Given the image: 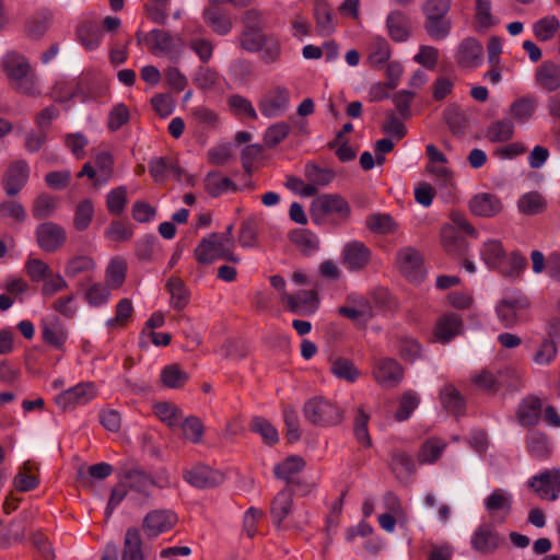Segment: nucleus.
Returning <instances> with one entry per match:
<instances>
[{
	"instance_id": "19",
	"label": "nucleus",
	"mask_w": 560,
	"mask_h": 560,
	"mask_svg": "<svg viewBox=\"0 0 560 560\" xmlns=\"http://www.w3.org/2000/svg\"><path fill=\"white\" fill-rule=\"evenodd\" d=\"M386 28L392 40L406 42L411 35V22L402 11H392L386 18Z\"/></svg>"
},
{
	"instance_id": "6",
	"label": "nucleus",
	"mask_w": 560,
	"mask_h": 560,
	"mask_svg": "<svg viewBox=\"0 0 560 560\" xmlns=\"http://www.w3.org/2000/svg\"><path fill=\"white\" fill-rule=\"evenodd\" d=\"M396 264L400 275L409 282L420 283L425 277L422 254L413 247H404L396 254Z\"/></svg>"
},
{
	"instance_id": "58",
	"label": "nucleus",
	"mask_w": 560,
	"mask_h": 560,
	"mask_svg": "<svg viewBox=\"0 0 560 560\" xmlns=\"http://www.w3.org/2000/svg\"><path fill=\"white\" fill-rule=\"evenodd\" d=\"M153 409L154 413L170 428L178 425L180 410L174 404L167 401L156 402Z\"/></svg>"
},
{
	"instance_id": "59",
	"label": "nucleus",
	"mask_w": 560,
	"mask_h": 560,
	"mask_svg": "<svg viewBox=\"0 0 560 560\" xmlns=\"http://www.w3.org/2000/svg\"><path fill=\"white\" fill-rule=\"evenodd\" d=\"M398 352L402 360L413 363L416 360L421 358L422 347L416 339L402 337L399 339Z\"/></svg>"
},
{
	"instance_id": "23",
	"label": "nucleus",
	"mask_w": 560,
	"mask_h": 560,
	"mask_svg": "<svg viewBox=\"0 0 560 560\" xmlns=\"http://www.w3.org/2000/svg\"><path fill=\"white\" fill-rule=\"evenodd\" d=\"M440 400L443 408L454 417H462L466 411V399L452 384L444 385L440 390Z\"/></svg>"
},
{
	"instance_id": "56",
	"label": "nucleus",
	"mask_w": 560,
	"mask_h": 560,
	"mask_svg": "<svg viewBox=\"0 0 560 560\" xmlns=\"http://www.w3.org/2000/svg\"><path fill=\"white\" fill-rule=\"evenodd\" d=\"M105 235L114 242H126L132 237L133 226L129 222L114 220L108 225Z\"/></svg>"
},
{
	"instance_id": "57",
	"label": "nucleus",
	"mask_w": 560,
	"mask_h": 560,
	"mask_svg": "<svg viewBox=\"0 0 560 560\" xmlns=\"http://www.w3.org/2000/svg\"><path fill=\"white\" fill-rule=\"evenodd\" d=\"M514 133V127L511 120L503 119L493 122L489 129L487 137L491 142L509 141Z\"/></svg>"
},
{
	"instance_id": "29",
	"label": "nucleus",
	"mask_w": 560,
	"mask_h": 560,
	"mask_svg": "<svg viewBox=\"0 0 560 560\" xmlns=\"http://www.w3.org/2000/svg\"><path fill=\"white\" fill-rule=\"evenodd\" d=\"M205 190L212 197L231 190L236 191L237 186L228 176L218 171L209 172L203 180Z\"/></svg>"
},
{
	"instance_id": "38",
	"label": "nucleus",
	"mask_w": 560,
	"mask_h": 560,
	"mask_svg": "<svg viewBox=\"0 0 560 560\" xmlns=\"http://www.w3.org/2000/svg\"><path fill=\"white\" fill-rule=\"evenodd\" d=\"M527 267L526 257L518 250L512 252L509 256H505L504 262L499 268V272L506 278L516 279Z\"/></svg>"
},
{
	"instance_id": "26",
	"label": "nucleus",
	"mask_w": 560,
	"mask_h": 560,
	"mask_svg": "<svg viewBox=\"0 0 560 560\" xmlns=\"http://www.w3.org/2000/svg\"><path fill=\"white\" fill-rule=\"evenodd\" d=\"M293 508V497L289 489H282L277 493L270 504V515L272 523L280 528L282 522L291 514Z\"/></svg>"
},
{
	"instance_id": "7",
	"label": "nucleus",
	"mask_w": 560,
	"mask_h": 560,
	"mask_svg": "<svg viewBox=\"0 0 560 560\" xmlns=\"http://www.w3.org/2000/svg\"><path fill=\"white\" fill-rule=\"evenodd\" d=\"M137 45H144L154 55H171L175 50V39L168 31L154 28L148 33L139 30L135 34Z\"/></svg>"
},
{
	"instance_id": "41",
	"label": "nucleus",
	"mask_w": 560,
	"mask_h": 560,
	"mask_svg": "<svg viewBox=\"0 0 560 560\" xmlns=\"http://www.w3.org/2000/svg\"><path fill=\"white\" fill-rule=\"evenodd\" d=\"M249 430L259 434L268 445H275L279 441L277 429L264 417H254L249 422Z\"/></svg>"
},
{
	"instance_id": "55",
	"label": "nucleus",
	"mask_w": 560,
	"mask_h": 560,
	"mask_svg": "<svg viewBox=\"0 0 560 560\" xmlns=\"http://www.w3.org/2000/svg\"><path fill=\"white\" fill-rule=\"evenodd\" d=\"M127 264L122 258H114L110 260L106 269L107 283L113 289H118L122 285L126 279Z\"/></svg>"
},
{
	"instance_id": "44",
	"label": "nucleus",
	"mask_w": 560,
	"mask_h": 560,
	"mask_svg": "<svg viewBox=\"0 0 560 560\" xmlns=\"http://www.w3.org/2000/svg\"><path fill=\"white\" fill-rule=\"evenodd\" d=\"M560 28V22L555 15H549L537 21L534 26V35L539 42H547L555 37Z\"/></svg>"
},
{
	"instance_id": "28",
	"label": "nucleus",
	"mask_w": 560,
	"mask_h": 560,
	"mask_svg": "<svg viewBox=\"0 0 560 560\" xmlns=\"http://www.w3.org/2000/svg\"><path fill=\"white\" fill-rule=\"evenodd\" d=\"M121 560H144L142 538L139 528H127L121 549Z\"/></svg>"
},
{
	"instance_id": "16",
	"label": "nucleus",
	"mask_w": 560,
	"mask_h": 560,
	"mask_svg": "<svg viewBox=\"0 0 560 560\" xmlns=\"http://www.w3.org/2000/svg\"><path fill=\"white\" fill-rule=\"evenodd\" d=\"M183 478L190 486L198 489L214 488L224 480V475L207 465H196L186 470Z\"/></svg>"
},
{
	"instance_id": "1",
	"label": "nucleus",
	"mask_w": 560,
	"mask_h": 560,
	"mask_svg": "<svg viewBox=\"0 0 560 560\" xmlns=\"http://www.w3.org/2000/svg\"><path fill=\"white\" fill-rule=\"evenodd\" d=\"M452 222L445 223L441 228L440 238L444 252L452 257H463L467 254L469 244L463 236L477 238L478 231L470 223L463 212H452Z\"/></svg>"
},
{
	"instance_id": "5",
	"label": "nucleus",
	"mask_w": 560,
	"mask_h": 560,
	"mask_svg": "<svg viewBox=\"0 0 560 560\" xmlns=\"http://www.w3.org/2000/svg\"><path fill=\"white\" fill-rule=\"evenodd\" d=\"M121 477L129 490L137 492L145 499L151 497V490L154 487L161 489L171 487V480L166 472H161L154 478L139 465L125 466L121 469Z\"/></svg>"
},
{
	"instance_id": "46",
	"label": "nucleus",
	"mask_w": 560,
	"mask_h": 560,
	"mask_svg": "<svg viewBox=\"0 0 560 560\" xmlns=\"http://www.w3.org/2000/svg\"><path fill=\"white\" fill-rule=\"evenodd\" d=\"M452 28V22L447 16L427 18L424 20V30L433 39L446 37Z\"/></svg>"
},
{
	"instance_id": "53",
	"label": "nucleus",
	"mask_w": 560,
	"mask_h": 560,
	"mask_svg": "<svg viewBox=\"0 0 560 560\" xmlns=\"http://www.w3.org/2000/svg\"><path fill=\"white\" fill-rule=\"evenodd\" d=\"M368 229L377 234H387L396 230V222L387 213H374L366 218Z\"/></svg>"
},
{
	"instance_id": "40",
	"label": "nucleus",
	"mask_w": 560,
	"mask_h": 560,
	"mask_svg": "<svg viewBox=\"0 0 560 560\" xmlns=\"http://www.w3.org/2000/svg\"><path fill=\"white\" fill-rule=\"evenodd\" d=\"M314 18L319 33L330 34L334 31L331 7L326 0H315Z\"/></svg>"
},
{
	"instance_id": "63",
	"label": "nucleus",
	"mask_w": 560,
	"mask_h": 560,
	"mask_svg": "<svg viewBox=\"0 0 560 560\" xmlns=\"http://www.w3.org/2000/svg\"><path fill=\"white\" fill-rule=\"evenodd\" d=\"M289 132L290 126L284 121L270 126L264 136L265 145L269 149L275 148L289 136Z\"/></svg>"
},
{
	"instance_id": "3",
	"label": "nucleus",
	"mask_w": 560,
	"mask_h": 560,
	"mask_svg": "<svg viewBox=\"0 0 560 560\" xmlns=\"http://www.w3.org/2000/svg\"><path fill=\"white\" fill-rule=\"evenodd\" d=\"M2 69L16 92L27 96L39 94L35 84V73L24 56L16 52L7 54L2 60Z\"/></svg>"
},
{
	"instance_id": "36",
	"label": "nucleus",
	"mask_w": 560,
	"mask_h": 560,
	"mask_svg": "<svg viewBox=\"0 0 560 560\" xmlns=\"http://www.w3.org/2000/svg\"><path fill=\"white\" fill-rule=\"evenodd\" d=\"M189 380V374L180 369L178 364H170L162 369L160 381L167 388H183Z\"/></svg>"
},
{
	"instance_id": "34",
	"label": "nucleus",
	"mask_w": 560,
	"mask_h": 560,
	"mask_svg": "<svg viewBox=\"0 0 560 560\" xmlns=\"http://www.w3.org/2000/svg\"><path fill=\"white\" fill-rule=\"evenodd\" d=\"M480 255L485 264L495 270H499L506 256L501 242L497 240L486 242L480 250Z\"/></svg>"
},
{
	"instance_id": "64",
	"label": "nucleus",
	"mask_w": 560,
	"mask_h": 560,
	"mask_svg": "<svg viewBox=\"0 0 560 560\" xmlns=\"http://www.w3.org/2000/svg\"><path fill=\"white\" fill-rule=\"evenodd\" d=\"M419 401L420 400L417 394L412 392H406L399 400L398 409L395 412V419L397 421L407 420L413 410L418 407Z\"/></svg>"
},
{
	"instance_id": "39",
	"label": "nucleus",
	"mask_w": 560,
	"mask_h": 560,
	"mask_svg": "<svg viewBox=\"0 0 560 560\" xmlns=\"http://www.w3.org/2000/svg\"><path fill=\"white\" fill-rule=\"evenodd\" d=\"M330 371L337 378L349 383L355 382L361 375L354 363L342 357L331 360Z\"/></svg>"
},
{
	"instance_id": "49",
	"label": "nucleus",
	"mask_w": 560,
	"mask_h": 560,
	"mask_svg": "<svg viewBox=\"0 0 560 560\" xmlns=\"http://www.w3.org/2000/svg\"><path fill=\"white\" fill-rule=\"evenodd\" d=\"M527 451L534 458H548L550 456L551 448L549 446L547 435L538 432L530 434L527 439Z\"/></svg>"
},
{
	"instance_id": "4",
	"label": "nucleus",
	"mask_w": 560,
	"mask_h": 560,
	"mask_svg": "<svg viewBox=\"0 0 560 560\" xmlns=\"http://www.w3.org/2000/svg\"><path fill=\"white\" fill-rule=\"evenodd\" d=\"M303 413L308 422L323 428L338 425L345 418L343 409L323 396L308 399L303 406Z\"/></svg>"
},
{
	"instance_id": "42",
	"label": "nucleus",
	"mask_w": 560,
	"mask_h": 560,
	"mask_svg": "<svg viewBox=\"0 0 560 560\" xmlns=\"http://www.w3.org/2000/svg\"><path fill=\"white\" fill-rule=\"evenodd\" d=\"M446 444L439 439H429L418 452V462L420 464H433L442 455Z\"/></svg>"
},
{
	"instance_id": "14",
	"label": "nucleus",
	"mask_w": 560,
	"mask_h": 560,
	"mask_svg": "<svg viewBox=\"0 0 560 560\" xmlns=\"http://www.w3.org/2000/svg\"><path fill=\"white\" fill-rule=\"evenodd\" d=\"M96 397L95 385L91 382L80 383L60 393L56 402L62 410L72 409L78 405H85Z\"/></svg>"
},
{
	"instance_id": "48",
	"label": "nucleus",
	"mask_w": 560,
	"mask_h": 560,
	"mask_svg": "<svg viewBox=\"0 0 560 560\" xmlns=\"http://www.w3.org/2000/svg\"><path fill=\"white\" fill-rule=\"evenodd\" d=\"M33 469V465L31 462H25L21 467L20 471L13 479L14 487L20 492H28L34 490L39 485V480L35 475H32L31 471Z\"/></svg>"
},
{
	"instance_id": "51",
	"label": "nucleus",
	"mask_w": 560,
	"mask_h": 560,
	"mask_svg": "<svg viewBox=\"0 0 560 560\" xmlns=\"http://www.w3.org/2000/svg\"><path fill=\"white\" fill-rule=\"evenodd\" d=\"M485 508L489 513L504 511L509 514L512 509V497L502 489H495L485 500Z\"/></svg>"
},
{
	"instance_id": "30",
	"label": "nucleus",
	"mask_w": 560,
	"mask_h": 560,
	"mask_svg": "<svg viewBox=\"0 0 560 560\" xmlns=\"http://www.w3.org/2000/svg\"><path fill=\"white\" fill-rule=\"evenodd\" d=\"M306 463L298 455L288 456L284 460L277 464L273 468L276 478L289 482L304 469Z\"/></svg>"
},
{
	"instance_id": "52",
	"label": "nucleus",
	"mask_w": 560,
	"mask_h": 560,
	"mask_svg": "<svg viewBox=\"0 0 560 560\" xmlns=\"http://www.w3.org/2000/svg\"><path fill=\"white\" fill-rule=\"evenodd\" d=\"M77 35L80 43L89 50L97 48L101 44L102 33L91 22L81 24L78 27Z\"/></svg>"
},
{
	"instance_id": "27",
	"label": "nucleus",
	"mask_w": 560,
	"mask_h": 560,
	"mask_svg": "<svg viewBox=\"0 0 560 560\" xmlns=\"http://www.w3.org/2000/svg\"><path fill=\"white\" fill-rule=\"evenodd\" d=\"M202 18L205 23L218 35H226L233 27L231 18L219 7L206 8Z\"/></svg>"
},
{
	"instance_id": "33",
	"label": "nucleus",
	"mask_w": 560,
	"mask_h": 560,
	"mask_svg": "<svg viewBox=\"0 0 560 560\" xmlns=\"http://www.w3.org/2000/svg\"><path fill=\"white\" fill-rule=\"evenodd\" d=\"M166 288L171 294V306L177 311L184 310L189 303V291L185 282L179 277H171Z\"/></svg>"
},
{
	"instance_id": "31",
	"label": "nucleus",
	"mask_w": 560,
	"mask_h": 560,
	"mask_svg": "<svg viewBox=\"0 0 560 560\" xmlns=\"http://www.w3.org/2000/svg\"><path fill=\"white\" fill-rule=\"evenodd\" d=\"M289 240L302 252L305 256H311L319 248V241L317 236L306 229H295L290 232Z\"/></svg>"
},
{
	"instance_id": "47",
	"label": "nucleus",
	"mask_w": 560,
	"mask_h": 560,
	"mask_svg": "<svg viewBox=\"0 0 560 560\" xmlns=\"http://www.w3.org/2000/svg\"><path fill=\"white\" fill-rule=\"evenodd\" d=\"M304 174L308 182L317 186H326L336 177L334 170L323 168L313 162L306 163Z\"/></svg>"
},
{
	"instance_id": "43",
	"label": "nucleus",
	"mask_w": 560,
	"mask_h": 560,
	"mask_svg": "<svg viewBox=\"0 0 560 560\" xmlns=\"http://www.w3.org/2000/svg\"><path fill=\"white\" fill-rule=\"evenodd\" d=\"M310 210H350V206L340 195L324 194L313 200Z\"/></svg>"
},
{
	"instance_id": "50",
	"label": "nucleus",
	"mask_w": 560,
	"mask_h": 560,
	"mask_svg": "<svg viewBox=\"0 0 560 560\" xmlns=\"http://www.w3.org/2000/svg\"><path fill=\"white\" fill-rule=\"evenodd\" d=\"M267 36L262 30H243L240 35V45L244 50L260 51L266 45Z\"/></svg>"
},
{
	"instance_id": "35",
	"label": "nucleus",
	"mask_w": 560,
	"mask_h": 560,
	"mask_svg": "<svg viewBox=\"0 0 560 560\" xmlns=\"http://www.w3.org/2000/svg\"><path fill=\"white\" fill-rule=\"evenodd\" d=\"M353 302L357 304L355 307L340 306L338 308V313L353 322L362 319L364 323L369 322L374 316L373 308L369 300L365 298H359L353 300Z\"/></svg>"
},
{
	"instance_id": "62",
	"label": "nucleus",
	"mask_w": 560,
	"mask_h": 560,
	"mask_svg": "<svg viewBox=\"0 0 560 560\" xmlns=\"http://www.w3.org/2000/svg\"><path fill=\"white\" fill-rule=\"evenodd\" d=\"M95 262L89 256H75L71 258L65 268V273L67 277L74 278L80 273L88 272L94 269Z\"/></svg>"
},
{
	"instance_id": "22",
	"label": "nucleus",
	"mask_w": 560,
	"mask_h": 560,
	"mask_svg": "<svg viewBox=\"0 0 560 560\" xmlns=\"http://www.w3.org/2000/svg\"><path fill=\"white\" fill-rule=\"evenodd\" d=\"M536 83L547 92L560 89V66L552 61H544L535 72Z\"/></svg>"
},
{
	"instance_id": "37",
	"label": "nucleus",
	"mask_w": 560,
	"mask_h": 560,
	"mask_svg": "<svg viewBox=\"0 0 560 560\" xmlns=\"http://www.w3.org/2000/svg\"><path fill=\"white\" fill-rule=\"evenodd\" d=\"M474 22L477 32L487 31L498 23L491 13V0H475Z\"/></svg>"
},
{
	"instance_id": "18",
	"label": "nucleus",
	"mask_w": 560,
	"mask_h": 560,
	"mask_svg": "<svg viewBox=\"0 0 560 560\" xmlns=\"http://www.w3.org/2000/svg\"><path fill=\"white\" fill-rule=\"evenodd\" d=\"M39 327L44 343L61 352L66 350L68 331L57 316L42 319Z\"/></svg>"
},
{
	"instance_id": "45",
	"label": "nucleus",
	"mask_w": 560,
	"mask_h": 560,
	"mask_svg": "<svg viewBox=\"0 0 560 560\" xmlns=\"http://www.w3.org/2000/svg\"><path fill=\"white\" fill-rule=\"evenodd\" d=\"M370 421V415L365 412L363 407H358L357 415L353 423V433L357 441L364 447L372 446V439L369 434L368 424Z\"/></svg>"
},
{
	"instance_id": "24",
	"label": "nucleus",
	"mask_w": 560,
	"mask_h": 560,
	"mask_svg": "<svg viewBox=\"0 0 560 560\" xmlns=\"http://www.w3.org/2000/svg\"><path fill=\"white\" fill-rule=\"evenodd\" d=\"M463 329V319L456 313H448L439 318L434 334L438 340L448 342L455 336L459 335Z\"/></svg>"
},
{
	"instance_id": "8",
	"label": "nucleus",
	"mask_w": 560,
	"mask_h": 560,
	"mask_svg": "<svg viewBox=\"0 0 560 560\" xmlns=\"http://www.w3.org/2000/svg\"><path fill=\"white\" fill-rule=\"evenodd\" d=\"M528 487L542 500L556 501L560 494V469H547L528 480Z\"/></svg>"
},
{
	"instance_id": "13",
	"label": "nucleus",
	"mask_w": 560,
	"mask_h": 560,
	"mask_svg": "<svg viewBox=\"0 0 560 560\" xmlns=\"http://www.w3.org/2000/svg\"><path fill=\"white\" fill-rule=\"evenodd\" d=\"M281 301L285 303V308L299 316L313 314L318 304L317 293L313 290H300L294 294L287 291L281 293Z\"/></svg>"
},
{
	"instance_id": "21",
	"label": "nucleus",
	"mask_w": 560,
	"mask_h": 560,
	"mask_svg": "<svg viewBox=\"0 0 560 560\" xmlns=\"http://www.w3.org/2000/svg\"><path fill=\"white\" fill-rule=\"evenodd\" d=\"M483 54L482 45L475 38L464 39L458 47L456 61L462 68H471L479 65Z\"/></svg>"
},
{
	"instance_id": "17",
	"label": "nucleus",
	"mask_w": 560,
	"mask_h": 560,
	"mask_svg": "<svg viewBox=\"0 0 560 560\" xmlns=\"http://www.w3.org/2000/svg\"><path fill=\"white\" fill-rule=\"evenodd\" d=\"M36 238L43 250L55 253L65 244L66 231L56 223L45 222L37 226Z\"/></svg>"
},
{
	"instance_id": "60",
	"label": "nucleus",
	"mask_w": 560,
	"mask_h": 560,
	"mask_svg": "<svg viewBox=\"0 0 560 560\" xmlns=\"http://www.w3.org/2000/svg\"><path fill=\"white\" fill-rule=\"evenodd\" d=\"M444 119L453 133L462 132L467 126V118L464 112L455 104L446 107Z\"/></svg>"
},
{
	"instance_id": "2",
	"label": "nucleus",
	"mask_w": 560,
	"mask_h": 560,
	"mask_svg": "<svg viewBox=\"0 0 560 560\" xmlns=\"http://www.w3.org/2000/svg\"><path fill=\"white\" fill-rule=\"evenodd\" d=\"M232 229L233 226L230 224L224 233H212L203 237L194 250L196 260L201 265H209L218 259L233 264L240 262V257L233 252Z\"/></svg>"
},
{
	"instance_id": "12",
	"label": "nucleus",
	"mask_w": 560,
	"mask_h": 560,
	"mask_svg": "<svg viewBox=\"0 0 560 560\" xmlns=\"http://www.w3.org/2000/svg\"><path fill=\"white\" fill-rule=\"evenodd\" d=\"M529 306V300L522 293L502 299L497 307V315L504 328H513L518 323V312Z\"/></svg>"
},
{
	"instance_id": "15",
	"label": "nucleus",
	"mask_w": 560,
	"mask_h": 560,
	"mask_svg": "<svg viewBox=\"0 0 560 560\" xmlns=\"http://www.w3.org/2000/svg\"><path fill=\"white\" fill-rule=\"evenodd\" d=\"M371 257V249L359 241L347 243L341 253L343 266L352 272L363 270L370 264Z\"/></svg>"
},
{
	"instance_id": "10",
	"label": "nucleus",
	"mask_w": 560,
	"mask_h": 560,
	"mask_svg": "<svg viewBox=\"0 0 560 560\" xmlns=\"http://www.w3.org/2000/svg\"><path fill=\"white\" fill-rule=\"evenodd\" d=\"M372 374L381 386L393 388L404 378V369L393 358H381L374 361Z\"/></svg>"
},
{
	"instance_id": "20",
	"label": "nucleus",
	"mask_w": 560,
	"mask_h": 560,
	"mask_svg": "<svg viewBox=\"0 0 560 560\" xmlns=\"http://www.w3.org/2000/svg\"><path fill=\"white\" fill-rule=\"evenodd\" d=\"M501 542L498 532L489 525H480L471 538L472 548L482 553H492Z\"/></svg>"
},
{
	"instance_id": "9",
	"label": "nucleus",
	"mask_w": 560,
	"mask_h": 560,
	"mask_svg": "<svg viewBox=\"0 0 560 560\" xmlns=\"http://www.w3.org/2000/svg\"><path fill=\"white\" fill-rule=\"evenodd\" d=\"M177 522L176 513L171 510H152L144 516L142 529L148 538H155L173 529Z\"/></svg>"
},
{
	"instance_id": "54",
	"label": "nucleus",
	"mask_w": 560,
	"mask_h": 560,
	"mask_svg": "<svg viewBox=\"0 0 560 560\" xmlns=\"http://www.w3.org/2000/svg\"><path fill=\"white\" fill-rule=\"evenodd\" d=\"M536 106L537 101L534 96H524L513 102L510 114L514 119L527 120L533 116Z\"/></svg>"
},
{
	"instance_id": "25",
	"label": "nucleus",
	"mask_w": 560,
	"mask_h": 560,
	"mask_svg": "<svg viewBox=\"0 0 560 560\" xmlns=\"http://www.w3.org/2000/svg\"><path fill=\"white\" fill-rule=\"evenodd\" d=\"M392 56V48L386 38L382 36H375L372 38L368 48L366 62L371 68L381 69L386 62H388Z\"/></svg>"
},
{
	"instance_id": "32",
	"label": "nucleus",
	"mask_w": 560,
	"mask_h": 560,
	"mask_svg": "<svg viewBox=\"0 0 560 560\" xmlns=\"http://www.w3.org/2000/svg\"><path fill=\"white\" fill-rule=\"evenodd\" d=\"M541 400L536 396L527 397L522 401L517 410V417L522 425H535L541 413Z\"/></svg>"
},
{
	"instance_id": "61",
	"label": "nucleus",
	"mask_w": 560,
	"mask_h": 560,
	"mask_svg": "<svg viewBox=\"0 0 560 560\" xmlns=\"http://www.w3.org/2000/svg\"><path fill=\"white\" fill-rule=\"evenodd\" d=\"M283 419L287 429V440L290 443H294L300 440L301 431H300V420L296 410L293 407H285L283 409Z\"/></svg>"
},
{
	"instance_id": "11",
	"label": "nucleus",
	"mask_w": 560,
	"mask_h": 560,
	"mask_svg": "<svg viewBox=\"0 0 560 560\" xmlns=\"http://www.w3.org/2000/svg\"><path fill=\"white\" fill-rule=\"evenodd\" d=\"M28 177L30 167L27 162L24 160L12 161L8 165L1 180L5 194L9 197L18 195L27 184Z\"/></svg>"
}]
</instances>
